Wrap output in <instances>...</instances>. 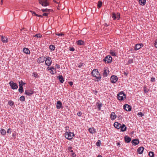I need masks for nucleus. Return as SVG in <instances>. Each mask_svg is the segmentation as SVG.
<instances>
[{"instance_id":"nucleus-1","label":"nucleus","mask_w":157,"mask_h":157,"mask_svg":"<svg viewBox=\"0 0 157 157\" xmlns=\"http://www.w3.org/2000/svg\"><path fill=\"white\" fill-rule=\"evenodd\" d=\"M91 74L93 76L95 77L96 79H97V81L100 80L101 78V77L97 69H94L92 71Z\"/></svg>"},{"instance_id":"nucleus-2","label":"nucleus","mask_w":157,"mask_h":157,"mask_svg":"<svg viewBox=\"0 0 157 157\" xmlns=\"http://www.w3.org/2000/svg\"><path fill=\"white\" fill-rule=\"evenodd\" d=\"M117 98L120 101H122L124 100V96L125 98V94L123 91H121L117 95Z\"/></svg>"},{"instance_id":"nucleus-3","label":"nucleus","mask_w":157,"mask_h":157,"mask_svg":"<svg viewBox=\"0 0 157 157\" xmlns=\"http://www.w3.org/2000/svg\"><path fill=\"white\" fill-rule=\"evenodd\" d=\"M39 3L43 6H46L49 5L48 0H38Z\"/></svg>"},{"instance_id":"nucleus-4","label":"nucleus","mask_w":157,"mask_h":157,"mask_svg":"<svg viewBox=\"0 0 157 157\" xmlns=\"http://www.w3.org/2000/svg\"><path fill=\"white\" fill-rule=\"evenodd\" d=\"M74 135L73 133L71 132H66L65 133V137L68 140H70L72 139L73 136Z\"/></svg>"},{"instance_id":"nucleus-5","label":"nucleus","mask_w":157,"mask_h":157,"mask_svg":"<svg viewBox=\"0 0 157 157\" xmlns=\"http://www.w3.org/2000/svg\"><path fill=\"white\" fill-rule=\"evenodd\" d=\"M19 89H18L19 92L20 93H22L23 92V86L26 84V83L24 82L23 81L21 80V81L19 82Z\"/></svg>"},{"instance_id":"nucleus-6","label":"nucleus","mask_w":157,"mask_h":157,"mask_svg":"<svg viewBox=\"0 0 157 157\" xmlns=\"http://www.w3.org/2000/svg\"><path fill=\"white\" fill-rule=\"evenodd\" d=\"M112 58L109 55L106 56L103 59V61H104L105 63H111L112 61Z\"/></svg>"},{"instance_id":"nucleus-7","label":"nucleus","mask_w":157,"mask_h":157,"mask_svg":"<svg viewBox=\"0 0 157 157\" xmlns=\"http://www.w3.org/2000/svg\"><path fill=\"white\" fill-rule=\"evenodd\" d=\"M45 61L46 65L49 66L51 64L52 60L51 57L49 56L47 57L45 59Z\"/></svg>"},{"instance_id":"nucleus-8","label":"nucleus","mask_w":157,"mask_h":157,"mask_svg":"<svg viewBox=\"0 0 157 157\" xmlns=\"http://www.w3.org/2000/svg\"><path fill=\"white\" fill-rule=\"evenodd\" d=\"M9 84L12 89L13 90L17 89L18 87L17 84L16 83H14L13 81H10L9 82Z\"/></svg>"},{"instance_id":"nucleus-9","label":"nucleus","mask_w":157,"mask_h":157,"mask_svg":"<svg viewBox=\"0 0 157 157\" xmlns=\"http://www.w3.org/2000/svg\"><path fill=\"white\" fill-rule=\"evenodd\" d=\"M118 78L116 76L112 75L111 77V82L112 83H115L118 80Z\"/></svg>"},{"instance_id":"nucleus-10","label":"nucleus","mask_w":157,"mask_h":157,"mask_svg":"<svg viewBox=\"0 0 157 157\" xmlns=\"http://www.w3.org/2000/svg\"><path fill=\"white\" fill-rule=\"evenodd\" d=\"M123 108L127 111H129L131 109L130 106L127 104H125L124 105Z\"/></svg>"},{"instance_id":"nucleus-11","label":"nucleus","mask_w":157,"mask_h":157,"mask_svg":"<svg viewBox=\"0 0 157 157\" xmlns=\"http://www.w3.org/2000/svg\"><path fill=\"white\" fill-rule=\"evenodd\" d=\"M56 107L57 109H59L60 108H63L62 104L61 101H58L57 102V104L56 105Z\"/></svg>"},{"instance_id":"nucleus-12","label":"nucleus","mask_w":157,"mask_h":157,"mask_svg":"<svg viewBox=\"0 0 157 157\" xmlns=\"http://www.w3.org/2000/svg\"><path fill=\"white\" fill-rule=\"evenodd\" d=\"M45 58L44 56H41L39 58H38L37 59V62L39 63H42L44 62V61H45Z\"/></svg>"},{"instance_id":"nucleus-13","label":"nucleus","mask_w":157,"mask_h":157,"mask_svg":"<svg viewBox=\"0 0 157 157\" xmlns=\"http://www.w3.org/2000/svg\"><path fill=\"white\" fill-rule=\"evenodd\" d=\"M143 44H136L135 45V46L134 47V49L135 50H137L140 49L142 46H143Z\"/></svg>"},{"instance_id":"nucleus-14","label":"nucleus","mask_w":157,"mask_h":157,"mask_svg":"<svg viewBox=\"0 0 157 157\" xmlns=\"http://www.w3.org/2000/svg\"><path fill=\"white\" fill-rule=\"evenodd\" d=\"M120 128L121 129V131L122 132H124L126 130L127 127L125 124H123L122 125H121V124L120 126L119 127V129Z\"/></svg>"},{"instance_id":"nucleus-15","label":"nucleus","mask_w":157,"mask_h":157,"mask_svg":"<svg viewBox=\"0 0 157 157\" xmlns=\"http://www.w3.org/2000/svg\"><path fill=\"white\" fill-rule=\"evenodd\" d=\"M33 93V91L32 90H25V94L28 96H30Z\"/></svg>"},{"instance_id":"nucleus-16","label":"nucleus","mask_w":157,"mask_h":157,"mask_svg":"<svg viewBox=\"0 0 157 157\" xmlns=\"http://www.w3.org/2000/svg\"><path fill=\"white\" fill-rule=\"evenodd\" d=\"M131 142L133 145L136 146L139 144V141L138 139H134L132 140Z\"/></svg>"},{"instance_id":"nucleus-17","label":"nucleus","mask_w":157,"mask_h":157,"mask_svg":"<svg viewBox=\"0 0 157 157\" xmlns=\"http://www.w3.org/2000/svg\"><path fill=\"white\" fill-rule=\"evenodd\" d=\"M110 117L111 119L113 121L117 117V116L115 114V113L112 112L110 115Z\"/></svg>"},{"instance_id":"nucleus-18","label":"nucleus","mask_w":157,"mask_h":157,"mask_svg":"<svg viewBox=\"0 0 157 157\" xmlns=\"http://www.w3.org/2000/svg\"><path fill=\"white\" fill-rule=\"evenodd\" d=\"M144 149V148L142 147H139L137 149L138 153L140 154H141L143 153Z\"/></svg>"},{"instance_id":"nucleus-19","label":"nucleus","mask_w":157,"mask_h":157,"mask_svg":"<svg viewBox=\"0 0 157 157\" xmlns=\"http://www.w3.org/2000/svg\"><path fill=\"white\" fill-rule=\"evenodd\" d=\"M109 73V71L108 70L106 69H105L103 73V76L104 77H106L107 76L108 74Z\"/></svg>"},{"instance_id":"nucleus-20","label":"nucleus","mask_w":157,"mask_h":157,"mask_svg":"<svg viewBox=\"0 0 157 157\" xmlns=\"http://www.w3.org/2000/svg\"><path fill=\"white\" fill-rule=\"evenodd\" d=\"M57 78L59 80V82L61 83H63L64 80L63 78L62 75H59L57 77Z\"/></svg>"},{"instance_id":"nucleus-21","label":"nucleus","mask_w":157,"mask_h":157,"mask_svg":"<svg viewBox=\"0 0 157 157\" xmlns=\"http://www.w3.org/2000/svg\"><path fill=\"white\" fill-rule=\"evenodd\" d=\"M125 141L127 143H128L131 140V138L128 136H126L124 137Z\"/></svg>"},{"instance_id":"nucleus-22","label":"nucleus","mask_w":157,"mask_h":157,"mask_svg":"<svg viewBox=\"0 0 157 157\" xmlns=\"http://www.w3.org/2000/svg\"><path fill=\"white\" fill-rule=\"evenodd\" d=\"M23 51L24 53L27 54H29L30 53V52L29 49L26 48H24Z\"/></svg>"},{"instance_id":"nucleus-23","label":"nucleus","mask_w":157,"mask_h":157,"mask_svg":"<svg viewBox=\"0 0 157 157\" xmlns=\"http://www.w3.org/2000/svg\"><path fill=\"white\" fill-rule=\"evenodd\" d=\"M89 132L92 133H95L96 132V131L95 129L93 128H90L89 129Z\"/></svg>"},{"instance_id":"nucleus-24","label":"nucleus","mask_w":157,"mask_h":157,"mask_svg":"<svg viewBox=\"0 0 157 157\" xmlns=\"http://www.w3.org/2000/svg\"><path fill=\"white\" fill-rule=\"evenodd\" d=\"M121 124L117 122H115L114 124V127L117 129H119V127L121 125Z\"/></svg>"},{"instance_id":"nucleus-25","label":"nucleus","mask_w":157,"mask_h":157,"mask_svg":"<svg viewBox=\"0 0 157 157\" xmlns=\"http://www.w3.org/2000/svg\"><path fill=\"white\" fill-rule=\"evenodd\" d=\"M41 10L43 12H46L47 13H49L50 11H53L51 9H42Z\"/></svg>"},{"instance_id":"nucleus-26","label":"nucleus","mask_w":157,"mask_h":157,"mask_svg":"<svg viewBox=\"0 0 157 157\" xmlns=\"http://www.w3.org/2000/svg\"><path fill=\"white\" fill-rule=\"evenodd\" d=\"M146 0H139V4L142 6H144L146 3Z\"/></svg>"},{"instance_id":"nucleus-27","label":"nucleus","mask_w":157,"mask_h":157,"mask_svg":"<svg viewBox=\"0 0 157 157\" xmlns=\"http://www.w3.org/2000/svg\"><path fill=\"white\" fill-rule=\"evenodd\" d=\"M77 43L78 44L80 45H82L85 44L84 41H82V40H78L77 41Z\"/></svg>"},{"instance_id":"nucleus-28","label":"nucleus","mask_w":157,"mask_h":157,"mask_svg":"<svg viewBox=\"0 0 157 157\" xmlns=\"http://www.w3.org/2000/svg\"><path fill=\"white\" fill-rule=\"evenodd\" d=\"M110 53L113 56H116L117 55L115 52L114 51H113L112 50L110 51Z\"/></svg>"},{"instance_id":"nucleus-29","label":"nucleus","mask_w":157,"mask_h":157,"mask_svg":"<svg viewBox=\"0 0 157 157\" xmlns=\"http://www.w3.org/2000/svg\"><path fill=\"white\" fill-rule=\"evenodd\" d=\"M0 132L2 135H4L6 134V131L3 129L1 130Z\"/></svg>"},{"instance_id":"nucleus-30","label":"nucleus","mask_w":157,"mask_h":157,"mask_svg":"<svg viewBox=\"0 0 157 157\" xmlns=\"http://www.w3.org/2000/svg\"><path fill=\"white\" fill-rule=\"evenodd\" d=\"M33 36L36 38H40L42 37V35L40 33H38L34 35Z\"/></svg>"},{"instance_id":"nucleus-31","label":"nucleus","mask_w":157,"mask_h":157,"mask_svg":"<svg viewBox=\"0 0 157 157\" xmlns=\"http://www.w3.org/2000/svg\"><path fill=\"white\" fill-rule=\"evenodd\" d=\"M112 17L113 18L114 20L117 19V17L116 14L114 13H112Z\"/></svg>"},{"instance_id":"nucleus-32","label":"nucleus","mask_w":157,"mask_h":157,"mask_svg":"<svg viewBox=\"0 0 157 157\" xmlns=\"http://www.w3.org/2000/svg\"><path fill=\"white\" fill-rule=\"evenodd\" d=\"M20 32L22 33H23L24 34V33H25V31H26L25 29L24 28H23L21 29H20ZM19 32H20L19 31Z\"/></svg>"},{"instance_id":"nucleus-33","label":"nucleus","mask_w":157,"mask_h":157,"mask_svg":"<svg viewBox=\"0 0 157 157\" xmlns=\"http://www.w3.org/2000/svg\"><path fill=\"white\" fill-rule=\"evenodd\" d=\"M102 2L101 1H99L98 2V8H100L102 5Z\"/></svg>"},{"instance_id":"nucleus-34","label":"nucleus","mask_w":157,"mask_h":157,"mask_svg":"<svg viewBox=\"0 0 157 157\" xmlns=\"http://www.w3.org/2000/svg\"><path fill=\"white\" fill-rule=\"evenodd\" d=\"M20 100L22 101H24L25 100L24 96H21L20 98Z\"/></svg>"},{"instance_id":"nucleus-35","label":"nucleus","mask_w":157,"mask_h":157,"mask_svg":"<svg viewBox=\"0 0 157 157\" xmlns=\"http://www.w3.org/2000/svg\"><path fill=\"white\" fill-rule=\"evenodd\" d=\"M154 153L152 151H150L149 153V155L150 157H154Z\"/></svg>"},{"instance_id":"nucleus-36","label":"nucleus","mask_w":157,"mask_h":157,"mask_svg":"<svg viewBox=\"0 0 157 157\" xmlns=\"http://www.w3.org/2000/svg\"><path fill=\"white\" fill-rule=\"evenodd\" d=\"M49 48L52 51H54L55 50V47L54 45H51L49 46Z\"/></svg>"},{"instance_id":"nucleus-37","label":"nucleus","mask_w":157,"mask_h":157,"mask_svg":"<svg viewBox=\"0 0 157 157\" xmlns=\"http://www.w3.org/2000/svg\"><path fill=\"white\" fill-rule=\"evenodd\" d=\"M101 106H102L101 104V103H100V104L99 103L97 105V108H98V109L99 110H100L101 109Z\"/></svg>"},{"instance_id":"nucleus-38","label":"nucleus","mask_w":157,"mask_h":157,"mask_svg":"<svg viewBox=\"0 0 157 157\" xmlns=\"http://www.w3.org/2000/svg\"><path fill=\"white\" fill-rule=\"evenodd\" d=\"M47 69L48 70V71H49V70H51L52 71V70H54L55 69V68H54V67H48L47 68Z\"/></svg>"},{"instance_id":"nucleus-39","label":"nucleus","mask_w":157,"mask_h":157,"mask_svg":"<svg viewBox=\"0 0 157 157\" xmlns=\"http://www.w3.org/2000/svg\"><path fill=\"white\" fill-rule=\"evenodd\" d=\"M8 39V38L7 37H6L5 36H3L0 35V39Z\"/></svg>"},{"instance_id":"nucleus-40","label":"nucleus","mask_w":157,"mask_h":157,"mask_svg":"<svg viewBox=\"0 0 157 157\" xmlns=\"http://www.w3.org/2000/svg\"><path fill=\"white\" fill-rule=\"evenodd\" d=\"M137 115L140 117H142L144 116V114L141 112L138 113L137 114Z\"/></svg>"},{"instance_id":"nucleus-41","label":"nucleus","mask_w":157,"mask_h":157,"mask_svg":"<svg viewBox=\"0 0 157 157\" xmlns=\"http://www.w3.org/2000/svg\"><path fill=\"white\" fill-rule=\"evenodd\" d=\"M8 104L12 106L13 104V102L12 101H10L8 102Z\"/></svg>"},{"instance_id":"nucleus-42","label":"nucleus","mask_w":157,"mask_h":157,"mask_svg":"<svg viewBox=\"0 0 157 157\" xmlns=\"http://www.w3.org/2000/svg\"><path fill=\"white\" fill-rule=\"evenodd\" d=\"M101 145V141L100 140H98L96 143V145L98 146H99Z\"/></svg>"},{"instance_id":"nucleus-43","label":"nucleus","mask_w":157,"mask_h":157,"mask_svg":"<svg viewBox=\"0 0 157 157\" xmlns=\"http://www.w3.org/2000/svg\"><path fill=\"white\" fill-rule=\"evenodd\" d=\"M33 76L37 78L38 76V75L35 72L33 73Z\"/></svg>"},{"instance_id":"nucleus-44","label":"nucleus","mask_w":157,"mask_h":157,"mask_svg":"<svg viewBox=\"0 0 157 157\" xmlns=\"http://www.w3.org/2000/svg\"><path fill=\"white\" fill-rule=\"evenodd\" d=\"M117 18V20H119L120 18V14L119 13H117V14H116Z\"/></svg>"},{"instance_id":"nucleus-45","label":"nucleus","mask_w":157,"mask_h":157,"mask_svg":"<svg viewBox=\"0 0 157 157\" xmlns=\"http://www.w3.org/2000/svg\"><path fill=\"white\" fill-rule=\"evenodd\" d=\"M56 35L59 36H64V34L62 33H56Z\"/></svg>"},{"instance_id":"nucleus-46","label":"nucleus","mask_w":157,"mask_h":157,"mask_svg":"<svg viewBox=\"0 0 157 157\" xmlns=\"http://www.w3.org/2000/svg\"><path fill=\"white\" fill-rule=\"evenodd\" d=\"M133 62V60L132 59H129L128 62V64H130Z\"/></svg>"},{"instance_id":"nucleus-47","label":"nucleus","mask_w":157,"mask_h":157,"mask_svg":"<svg viewBox=\"0 0 157 157\" xmlns=\"http://www.w3.org/2000/svg\"><path fill=\"white\" fill-rule=\"evenodd\" d=\"M30 12L33 15H34L35 16L36 15V13L34 11H32V10H31V11H30Z\"/></svg>"},{"instance_id":"nucleus-48","label":"nucleus","mask_w":157,"mask_h":157,"mask_svg":"<svg viewBox=\"0 0 157 157\" xmlns=\"http://www.w3.org/2000/svg\"><path fill=\"white\" fill-rule=\"evenodd\" d=\"M83 63H79L78 65V67L79 68H81L82 66H83Z\"/></svg>"},{"instance_id":"nucleus-49","label":"nucleus","mask_w":157,"mask_h":157,"mask_svg":"<svg viewBox=\"0 0 157 157\" xmlns=\"http://www.w3.org/2000/svg\"><path fill=\"white\" fill-rule=\"evenodd\" d=\"M155 79L154 77H152L151 78V81L152 82H154L155 81Z\"/></svg>"},{"instance_id":"nucleus-50","label":"nucleus","mask_w":157,"mask_h":157,"mask_svg":"<svg viewBox=\"0 0 157 157\" xmlns=\"http://www.w3.org/2000/svg\"><path fill=\"white\" fill-rule=\"evenodd\" d=\"M77 114L78 116L80 117L82 115V113L81 112H79L77 113Z\"/></svg>"},{"instance_id":"nucleus-51","label":"nucleus","mask_w":157,"mask_h":157,"mask_svg":"<svg viewBox=\"0 0 157 157\" xmlns=\"http://www.w3.org/2000/svg\"><path fill=\"white\" fill-rule=\"evenodd\" d=\"M48 13H44L43 14L42 16H45L46 17H48Z\"/></svg>"},{"instance_id":"nucleus-52","label":"nucleus","mask_w":157,"mask_h":157,"mask_svg":"<svg viewBox=\"0 0 157 157\" xmlns=\"http://www.w3.org/2000/svg\"><path fill=\"white\" fill-rule=\"evenodd\" d=\"M154 45L155 47L157 48V40H155V43H154Z\"/></svg>"},{"instance_id":"nucleus-53","label":"nucleus","mask_w":157,"mask_h":157,"mask_svg":"<svg viewBox=\"0 0 157 157\" xmlns=\"http://www.w3.org/2000/svg\"><path fill=\"white\" fill-rule=\"evenodd\" d=\"M2 41L3 43H7L8 42V40H2Z\"/></svg>"},{"instance_id":"nucleus-54","label":"nucleus","mask_w":157,"mask_h":157,"mask_svg":"<svg viewBox=\"0 0 157 157\" xmlns=\"http://www.w3.org/2000/svg\"><path fill=\"white\" fill-rule=\"evenodd\" d=\"M144 92L145 93H147L148 92V90H147L146 88L145 87H144Z\"/></svg>"},{"instance_id":"nucleus-55","label":"nucleus","mask_w":157,"mask_h":157,"mask_svg":"<svg viewBox=\"0 0 157 157\" xmlns=\"http://www.w3.org/2000/svg\"><path fill=\"white\" fill-rule=\"evenodd\" d=\"M69 50L71 51H74L75 50V48L73 47H71L70 48Z\"/></svg>"},{"instance_id":"nucleus-56","label":"nucleus","mask_w":157,"mask_h":157,"mask_svg":"<svg viewBox=\"0 0 157 157\" xmlns=\"http://www.w3.org/2000/svg\"><path fill=\"white\" fill-rule=\"evenodd\" d=\"M60 68V66L59 64H56V68Z\"/></svg>"},{"instance_id":"nucleus-57","label":"nucleus","mask_w":157,"mask_h":157,"mask_svg":"<svg viewBox=\"0 0 157 157\" xmlns=\"http://www.w3.org/2000/svg\"><path fill=\"white\" fill-rule=\"evenodd\" d=\"M117 118L118 119L120 120V119H121L122 118V117L121 116V115H119V116H118Z\"/></svg>"},{"instance_id":"nucleus-58","label":"nucleus","mask_w":157,"mask_h":157,"mask_svg":"<svg viewBox=\"0 0 157 157\" xmlns=\"http://www.w3.org/2000/svg\"><path fill=\"white\" fill-rule=\"evenodd\" d=\"M76 155L74 153H71V156L72 157H75L76 156Z\"/></svg>"},{"instance_id":"nucleus-59","label":"nucleus","mask_w":157,"mask_h":157,"mask_svg":"<svg viewBox=\"0 0 157 157\" xmlns=\"http://www.w3.org/2000/svg\"><path fill=\"white\" fill-rule=\"evenodd\" d=\"M36 16H37L39 17H43V16L40 15H38L36 14Z\"/></svg>"},{"instance_id":"nucleus-60","label":"nucleus","mask_w":157,"mask_h":157,"mask_svg":"<svg viewBox=\"0 0 157 157\" xmlns=\"http://www.w3.org/2000/svg\"><path fill=\"white\" fill-rule=\"evenodd\" d=\"M69 84L70 86H72L73 85V83L72 82H69Z\"/></svg>"},{"instance_id":"nucleus-61","label":"nucleus","mask_w":157,"mask_h":157,"mask_svg":"<svg viewBox=\"0 0 157 157\" xmlns=\"http://www.w3.org/2000/svg\"><path fill=\"white\" fill-rule=\"evenodd\" d=\"M28 36L26 35L25 37H24V39H29V38H28Z\"/></svg>"},{"instance_id":"nucleus-62","label":"nucleus","mask_w":157,"mask_h":157,"mask_svg":"<svg viewBox=\"0 0 157 157\" xmlns=\"http://www.w3.org/2000/svg\"><path fill=\"white\" fill-rule=\"evenodd\" d=\"M117 146H120L121 145L120 144L119 142H117Z\"/></svg>"},{"instance_id":"nucleus-63","label":"nucleus","mask_w":157,"mask_h":157,"mask_svg":"<svg viewBox=\"0 0 157 157\" xmlns=\"http://www.w3.org/2000/svg\"><path fill=\"white\" fill-rule=\"evenodd\" d=\"M104 25L105 27H107L109 25H108L106 23H105Z\"/></svg>"},{"instance_id":"nucleus-64","label":"nucleus","mask_w":157,"mask_h":157,"mask_svg":"<svg viewBox=\"0 0 157 157\" xmlns=\"http://www.w3.org/2000/svg\"><path fill=\"white\" fill-rule=\"evenodd\" d=\"M10 130V128H9L8 129V130L7 131V133H9V130Z\"/></svg>"}]
</instances>
